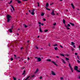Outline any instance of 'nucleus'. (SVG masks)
Returning a JSON list of instances; mask_svg holds the SVG:
<instances>
[{"label": "nucleus", "instance_id": "f257e3e1", "mask_svg": "<svg viewBox=\"0 0 80 80\" xmlns=\"http://www.w3.org/2000/svg\"><path fill=\"white\" fill-rule=\"evenodd\" d=\"M12 17H11V16H10V15H7V19L8 20V22H10V19Z\"/></svg>", "mask_w": 80, "mask_h": 80}, {"label": "nucleus", "instance_id": "f03ea898", "mask_svg": "<svg viewBox=\"0 0 80 80\" xmlns=\"http://www.w3.org/2000/svg\"><path fill=\"white\" fill-rule=\"evenodd\" d=\"M70 24H68L67 26V25H65V27L67 28V30H70V28L68 27H70Z\"/></svg>", "mask_w": 80, "mask_h": 80}, {"label": "nucleus", "instance_id": "7ed1b4c3", "mask_svg": "<svg viewBox=\"0 0 80 80\" xmlns=\"http://www.w3.org/2000/svg\"><path fill=\"white\" fill-rule=\"evenodd\" d=\"M69 67L70 68L72 72H73V68H72V66H71V65L70 63H69Z\"/></svg>", "mask_w": 80, "mask_h": 80}, {"label": "nucleus", "instance_id": "20e7f679", "mask_svg": "<svg viewBox=\"0 0 80 80\" xmlns=\"http://www.w3.org/2000/svg\"><path fill=\"white\" fill-rule=\"evenodd\" d=\"M35 58H37V60H38V62H41L42 59H41V58H37V57H35Z\"/></svg>", "mask_w": 80, "mask_h": 80}, {"label": "nucleus", "instance_id": "39448f33", "mask_svg": "<svg viewBox=\"0 0 80 80\" xmlns=\"http://www.w3.org/2000/svg\"><path fill=\"white\" fill-rule=\"evenodd\" d=\"M52 15H55V13H54V10H52V12L51 13Z\"/></svg>", "mask_w": 80, "mask_h": 80}, {"label": "nucleus", "instance_id": "423d86ee", "mask_svg": "<svg viewBox=\"0 0 80 80\" xmlns=\"http://www.w3.org/2000/svg\"><path fill=\"white\" fill-rule=\"evenodd\" d=\"M12 28H13V26H12L11 28L9 29V32L10 33H12Z\"/></svg>", "mask_w": 80, "mask_h": 80}, {"label": "nucleus", "instance_id": "0eeeda50", "mask_svg": "<svg viewBox=\"0 0 80 80\" xmlns=\"http://www.w3.org/2000/svg\"><path fill=\"white\" fill-rule=\"evenodd\" d=\"M78 67H77V66H75L74 68L75 70L77 71L78 70Z\"/></svg>", "mask_w": 80, "mask_h": 80}, {"label": "nucleus", "instance_id": "6e6552de", "mask_svg": "<svg viewBox=\"0 0 80 80\" xmlns=\"http://www.w3.org/2000/svg\"><path fill=\"white\" fill-rule=\"evenodd\" d=\"M31 15H33L34 14H35V13H34V10H32V12L31 13Z\"/></svg>", "mask_w": 80, "mask_h": 80}, {"label": "nucleus", "instance_id": "1a4fd4ad", "mask_svg": "<svg viewBox=\"0 0 80 80\" xmlns=\"http://www.w3.org/2000/svg\"><path fill=\"white\" fill-rule=\"evenodd\" d=\"M51 74H52V75H56V74L53 71H52L51 72Z\"/></svg>", "mask_w": 80, "mask_h": 80}, {"label": "nucleus", "instance_id": "9d476101", "mask_svg": "<svg viewBox=\"0 0 80 80\" xmlns=\"http://www.w3.org/2000/svg\"><path fill=\"white\" fill-rule=\"evenodd\" d=\"M51 62L52 63H53V64H54V65H56V66H58L57 64H56V63H55V62L53 61H51Z\"/></svg>", "mask_w": 80, "mask_h": 80}, {"label": "nucleus", "instance_id": "9b49d317", "mask_svg": "<svg viewBox=\"0 0 80 80\" xmlns=\"http://www.w3.org/2000/svg\"><path fill=\"white\" fill-rule=\"evenodd\" d=\"M16 1L18 2V3H21V1H20L19 0H16Z\"/></svg>", "mask_w": 80, "mask_h": 80}, {"label": "nucleus", "instance_id": "f8f14e48", "mask_svg": "<svg viewBox=\"0 0 80 80\" xmlns=\"http://www.w3.org/2000/svg\"><path fill=\"white\" fill-rule=\"evenodd\" d=\"M71 45H72V46H73V45H74L75 43V42H71Z\"/></svg>", "mask_w": 80, "mask_h": 80}, {"label": "nucleus", "instance_id": "ddd939ff", "mask_svg": "<svg viewBox=\"0 0 80 80\" xmlns=\"http://www.w3.org/2000/svg\"><path fill=\"white\" fill-rule=\"evenodd\" d=\"M38 72V69L37 68L36 71V72H35L34 73H37V72Z\"/></svg>", "mask_w": 80, "mask_h": 80}, {"label": "nucleus", "instance_id": "4468645a", "mask_svg": "<svg viewBox=\"0 0 80 80\" xmlns=\"http://www.w3.org/2000/svg\"><path fill=\"white\" fill-rule=\"evenodd\" d=\"M71 6H72V7L73 8V9H74V8H75V7H74V5H73V4L71 3Z\"/></svg>", "mask_w": 80, "mask_h": 80}, {"label": "nucleus", "instance_id": "2eb2a0df", "mask_svg": "<svg viewBox=\"0 0 80 80\" xmlns=\"http://www.w3.org/2000/svg\"><path fill=\"white\" fill-rule=\"evenodd\" d=\"M10 6L12 8V9L13 10V11H14L15 9H14V8H13V6L11 5Z\"/></svg>", "mask_w": 80, "mask_h": 80}, {"label": "nucleus", "instance_id": "dca6fc26", "mask_svg": "<svg viewBox=\"0 0 80 80\" xmlns=\"http://www.w3.org/2000/svg\"><path fill=\"white\" fill-rule=\"evenodd\" d=\"M46 60L48 61V62H51V60H50V59H48Z\"/></svg>", "mask_w": 80, "mask_h": 80}, {"label": "nucleus", "instance_id": "f3484780", "mask_svg": "<svg viewBox=\"0 0 80 80\" xmlns=\"http://www.w3.org/2000/svg\"><path fill=\"white\" fill-rule=\"evenodd\" d=\"M61 61H62V62H63V63H65V61H64L63 59H61Z\"/></svg>", "mask_w": 80, "mask_h": 80}, {"label": "nucleus", "instance_id": "a211bd4d", "mask_svg": "<svg viewBox=\"0 0 80 80\" xmlns=\"http://www.w3.org/2000/svg\"><path fill=\"white\" fill-rule=\"evenodd\" d=\"M72 26H74V25H74V24L73 23H72L71 22H70L69 23Z\"/></svg>", "mask_w": 80, "mask_h": 80}, {"label": "nucleus", "instance_id": "6ab92c4d", "mask_svg": "<svg viewBox=\"0 0 80 80\" xmlns=\"http://www.w3.org/2000/svg\"><path fill=\"white\" fill-rule=\"evenodd\" d=\"M48 5H49L48 3H46V7H48Z\"/></svg>", "mask_w": 80, "mask_h": 80}, {"label": "nucleus", "instance_id": "aec40b11", "mask_svg": "<svg viewBox=\"0 0 80 80\" xmlns=\"http://www.w3.org/2000/svg\"><path fill=\"white\" fill-rule=\"evenodd\" d=\"M39 28H40V29L39 30V31L40 32H42V29H41V28L40 27Z\"/></svg>", "mask_w": 80, "mask_h": 80}, {"label": "nucleus", "instance_id": "412c9836", "mask_svg": "<svg viewBox=\"0 0 80 80\" xmlns=\"http://www.w3.org/2000/svg\"><path fill=\"white\" fill-rule=\"evenodd\" d=\"M63 22L64 24V23H65V20H64V19H63Z\"/></svg>", "mask_w": 80, "mask_h": 80}, {"label": "nucleus", "instance_id": "4be33fe9", "mask_svg": "<svg viewBox=\"0 0 80 80\" xmlns=\"http://www.w3.org/2000/svg\"><path fill=\"white\" fill-rule=\"evenodd\" d=\"M60 55H61V56H62V57H64L65 56L63 54H60Z\"/></svg>", "mask_w": 80, "mask_h": 80}, {"label": "nucleus", "instance_id": "5701e85b", "mask_svg": "<svg viewBox=\"0 0 80 80\" xmlns=\"http://www.w3.org/2000/svg\"><path fill=\"white\" fill-rule=\"evenodd\" d=\"M54 49L55 50H57L58 48H57V47H55L54 48Z\"/></svg>", "mask_w": 80, "mask_h": 80}, {"label": "nucleus", "instance_id": "b1692460", "mask_svg": "<svg viewBox=\"0 0 80 80\" xmlns=\"http://www.w3.org/2000/svg\"><path fill=\"white\" fill-rule=\"evenodd\" d=\"M24 26L25 28H27V26L25 24L24 25Z\"/></svg>", "mask_w": 80, "mask_h": 80}, {"label": "nucleus", "instance_id": "393cba45", "mask_svg": "<svg viewBox=\"0 0 80 80\" xmlns=\"http://www.w3.org/2000/svg\"><path fill=\"white\" fill-rule=\"evenodd\" d=\"M41 16H43L44 15V13H41Z\"/></svg>", "mask_w": 80, "mask_h": 80}, {"label": "nucleus", "instance_id": "a878e982", "mask_svg": "<svg viewBox=\"0 0 80 80\" xmlns=\"http://www.w3.org/2000/svg\"><path fill=\"white\" fill-rule=\"evenodd\" d=\"M66 60H70V59H69V58H66Z\"/></svg>", "mask_w": 80, "mask_h": 80}, {"label": "nucleus", "instance_id": "bb28decb", "mask_svg": "<svg viewBox=\"0 0 80 80\" xmlns=\"http://www.w3.org/2000/svg\"><path fill=\"white\" fill-rule=\"evenodd\" d=\"M25 71H23V72L22 73V75H24V74H25Z\"/></svg>", "mask_w": 80, "mask_h": 80}, {"label": "nucleus", "instance_id": "cd10ccee", "mask_svg": "<svg viewBox=\"0 0 80 80\" xmlns=\"http://www.w3.org/2000/svg\"><path fill=\"white\" fill-rule=\"evenodd\" d=\"M72 47H73V48H76V46L74 45L72 46Z\"/></svg>", "mask_w": 80, "mask_h": 80}, {"label": "nucleus", "instance_id": "c85d7f7f", "mask_svg": "<svg viewBox=\"0 0 80 80\" xmlns=\"http://www.w3.org/2000/svg\"><path fill=\"white\" fill-rule=\"evenodd\" d=\"M53 46H54V47H57V44H55L53 45Z\"/></svg>", "mask_w": 80, "mask_h": 80}, {"label": "nucleus", "instance_id": "c756f323", "mask_svg": "<svg viewBox=\"0 0 80 80\" xmlns=\"http://www.w3.org/2000/svg\"><path fill=\"white\" fill-rule=\"evenodd\" d=\"M76 71H77V72H78L79 73H80V71L78 70V69Z\"/></svg>", "mask_w": 80, "mask_h": 80}, {"label": "nucleus", "instance_id": "7c9ffc66", "mask_svg": "<svg viewBox=\"0 0 80 80\" xmlns=\"http://www.w3.org/2000/svg\"><path fill=\"white\" fill-rule=\"evenodd\" d=\"M60 80H63V78H62V77H61L60 78Z\"/></svg>", "mask_w": 80, "mask_h": 80}, {"label": "nucleus", "instance_id": "2f4dec72", "mask_svg": "<svg viewBox=\"0 0 80 80\" xmlns=\"http://www.w3.org/2000/svg\"><path fill=\"white\" fill-rule=\"evenodd\" d=\"M44 32H48V30H45V31H44Z\"/></svg>", "mask_w": 80, "mask_h": 80}, {"label": "nucleus", "instance_id": "473e14b6", "mask_svg": "<svg viewBox=\"0 0 80 80\" xmlns=\"http://www.w3.org/2000/svg\"><path fill=\"white\" fill-rule=\"evenodd\" d=\"M11 61H13V58H11Z\"/></svg>", "mask_w": 80, "mask_h": 80}, {"label": "nucleus", "instance_id": "72a5a7b5", "mask_svg": "<svg viewBox=\"0 0 80 80\" xmlns=\"http://www.w3.org/2000/svg\"><path fill=\"white\" fill-rule=\"evenodd\" d=\"M14 56L15 57V59H17V57H16V55H14Z\"/></svg>", "mask_w": 80, "mask_h": 80}, {"label": "nucleus", "instance_id": "f704fd0d", "mask_svg": "<svg viewBox=\"0 0 80 80\" xmlns=\"http://www.w3.org/2000/svg\"><path fill=\"white\" fill-rule=\"evenodd\" d=\"M12 1H11L9 3V4H10V3H12Z\"/></svg>", "mask_w": 80, "mask_h": 80}, {"label": "nucleus", "instance_id": "c9c22d12", "mask_svg": "<svg viewBox=\"0 0 80 80\" xmlns=\"http://www.w3.org/2000/svg\"><path fill=\"white\" fill-rule=\"evenodd\" d=\"M77 61H78V62L79 63H80V61H79V60H78Z\"/></svg>", "mask_w": 80, "mask_h": 80}, {"label": "nucleus", "instance_id": "e433bc0d", "mask_svg": "<svg viewBox=\"0 0 80 80\" xmlns=\"http://www.w3.org/2000/svg\"><path fill=\"white\" fill-rule=\"evenodd\" d=\"M46 10H50V9H48V8H46Z\"/></svg>", "mask_w": 80, "mask_h": 80}, {"label": "nucleus", "instance_id": "4c0bfd02", "mask_svg": "<svg viewBox=\"0 0 80 80\" xmlns=\"http://www.w3.org/2000/svg\"><path fill=\"white\" fill-rule=\"evenodd\" d=\"M77 57L78 58V59H79V60H80V58H79V57L78 56H77Z\"/></svg>", "mask_w": 80, "mask_h": 80}, {"label": "nucleus", "instance_id": "58836bf2", "mask_svg": "<svg viewBox=\"0 0 80 80\" xmlns=\"http://www.w3.org/2000/svg\"><path fill=\"white\" fill-rule=\"evenodd\" d=\"M78 79H79V80H80V76H78Z\"/></svg>", "mask_w": 80, "mask_h": 80}, {"label": "nucleus", "instance_id": "ea45409f", "mask_svg": "<svg viewBox=\"0 0 80 80\" xmlns=\"http://www.w3.org/2000/svg\"><path fill=\"white\" fill-rule=\"evenodd\" d=\"M32 77H33V78H34V77H35V75H33L32 76Z\"/></svg>", "mask_w": 80, "mask_h": 80}, {"label": "nucleus", "instance_id": "a19ab883", "mask_svg": "<svg viewBox=\"0 0 80 80\" xmlns=\"http://www.w3.org/2000/svg\"><path fill=\"white\" fill-rule=\"evenodd\" d=\"M13 79L14 80H16V78H15L14 77H13Z\"/></svg>", "mask_w": 80, "mask_h": 80}, {"label": "nucleus", "instance_id": "79ce46f5", "mask_svg": "<svg viewBox=\"0 0 80 80\" xmlns=\"http://www.w3.org/2000/svg\"><path fill=\"white\" fill-rule=\"evenodd\" d=\"M56 23H54L53 24V25H54V26H55V25H56Z\"/></svg>", "mask_w": 80, "mask_h": 80}, {"label": "nucleus", "instance_id": "37998d69", "mask_svg": "<svg viewBox=\"0 0 80 80\" xmlns=\"http://www.w3.org/2000/svg\"><path fill=\"white\" fill-rule=\"evenodd\" d=\"M43 21H46V19L45 18L43 19Z\"/></svg>", "mask_w": 80, "mask_h": 80}, {"label": "nucleus", "instance_id": "c03bdc74", "mask_svg": "<svg viewBox=\"0 0 80 80\" xmlns=\"http://www.w3.org/2000/svg\"><path fill=\"white\" fill-rule=\"evenodd\" d=\"M56 58H59V57L58 56H57L56 57Z\"/></svg>", "mask_w": 80, "mask_h": 80}, {"label": "nucleus", "instance_id": "a18cd8bd", "mask_svg": "<svg viewBox=\"0 0 80 80\" xmlns=\"http://www.w3.org/2000/svg\"><path fill=\"white\" fill-rule=\"evenodd\" d=\"M75 55H77V53H75Z\"/></svg>", "mask_w": 80, "mask_h": 80}, {"label": "nucleus", "instance_id": "49530a36", "mask_svg": "<svg viewBox=\"0 0 80 80\" xmlns=\"http://www.w3.org/2000/svg\"><path fill=\"white\" fill-rule=\"evenodd\" d=\"M42 77H40V79H42Z\"/></svg>", "mask_w": 80, "mask_h": 80}, {"label": "nucleus", "instance_id": "de8ad7c7", "mask_svg": "<svg viewBox=\"0 0 80 80\" xmlns=\"http://www.w3.org/2000/svg\"><path fill=\"white\" fill-rule=\"evenodd\" d=\"M28 58V60H29L30 58Z\"/></svg>", "mask_w": 80, "mask_h": 80}, {"label": "nucleus", "instance_id": "09e8293b", "mask_svg": "<svg viewBox=\"0 0 80 80\" xmlns=\"http://www.w3.org/2000/svg\"><path fill=\"white\" fill-rule=\"evenodd\" d=\"M38 23H39V25H40V24H41V22H38Z\"/></svg>", "mask_w": 80, "mask_h": 80}, {"label": "nucleus", "instance_id": "8fccbe9b", "mask_svg": "<svg viewBox=\"0 0 80 80\" xmlns=\"http://www.w3.org/2000/svg\"><path fill=\"white\" fill-rule=\"evenodd\" d=\"M60 47H61V48H63V47H62V46L60 45Z\"/></svg>", "mask_w": 80, "mask_h": 80}, {"label": "nucleus", "instance_id": "3c124183", "mask_svg": "<svg viewBox=\"0 0 80 80\" xmlns=\"http://www.w3.org/2000/svg\"><path fill=\"white\" fill-rule=\"evenodd\" d=\"M42 25H44V24L43 23L41 24Z\"/></svg>", "mask_w": 80, "mask_h": 80}, {"label": "nucleus", "instance_id": "603ef678", "mask_svg": "<svg viewBox=\"0 0 80 80\" xmlns=\"http://www.w3.org/2000/svg\"><path fill=\"white\" fill-rule=\"evenodd\" d=\"M36 48H37V49H38V47H36Z\"/></svg>", "mask_w": 80, "mask_h": 80}, {"label": "nucleus", "instance_id": "864d4df0", "mask_svg": "<svg viewBox=\"0 0 80 80\" xmlns=\"http://www.w3.org/2000/svg\"><path fill=\"white\" fill-rule=\"evenodd\" d=\"M68 54H67L66 55V56H68Z\"/></svg>", "mask_w": 80, "mask_h": 80}, {"label": "nucleus", "instance_id": "5fc2aeb1", "mask_svg": "<svg viewBox=\"0 0 80 80\" xmlns=\"http://www.w3.org/2000/svg\"><path fill=\"white\" fill-rule=\"evenodd\" d=\"M23 1H27L28 0H22Z\"/></svg>", "mask_w": 80, "mask_h": 80}, {"label": "nucleus", "instance_id": "6e6d98bb", "mask_svg": "<svg viewBox=\"0 0 80 80\" xmlns=\"http://www.w3.org/2000/svg\"><path fill=\"white\" fill-rule=\"evenodd\" d=\"M72 51H73V50H74L73 48H72Z\"/></svg>", "mask_w": 80, "mask_h": 80}, {"label": "nucleus", "instance_id": "4d7b16f0", "mask_svg": "<svg viewBox=\"0 0 80 80\" xmlns=\"http://www.w3.org/2000/svg\"><path fill=\"white\" fill-rule=\"evenodd\" d=\"M39 37H40V36H38V38H39Z\"/></svg>", "mask_w": 80, "mask_h": 80}, {"label": "nucleus", "instance_id": "13d9d810", "mask_svg": "<svg viewBox=\"0 0 80 80\" xmlns=\"http://www.w3.org/2000/svg\"><path fill=\"white\" fill-rule=\"evenodd\" d=\"M11 12H13V11H12V9H11Z\"/></svg>", "mask_w": 80, "mask_h": 80}, {"label": "nucleus", "instance_id": "bf43d9fd", "mask_svg": "<svg viewBox=\"0 0 80 80\" xmlns=\"http://www.w3.org/2000/svg\"><path fill=\"white\" fill-rule=\"evenodd\" d=\"M28 12H30V10H29L28 11Z\"/></svg>", "mask_w": 80, "mask_h": 80}, {"label": "nucleus", "instance_id": "052dcab7", "mask_svg": "<svg viewBox=\"0 0 80 80\" xmlns=\"http://www.w3.org/2000/svg\"><path fill=\"white\" fill-rule=\"evenodd\" d=\"M79 48H80V46H79Z\"/></svg>", "mask_w": 80, "mask_h": 80}, {"label": "nucleus", "instance_id": "680f3d73", "mask_svg": "<svg viewBox=\"0 0 80 80\" xmlns=\"http://www.w3.org/2000/svg\"><path fill=\"white\" fill-rule=\"evenodd\" d=\"M22 48H21V50H22Z\"/></svg>", "mask_w": 80, "mask_h": 80}, {"label": "nucleus", "instance_id": "e2e57ef3", "mask_svg": "<svg viewBox=\"0 0 80 80\" xmlns=\"http://www.w3.org/2000/svg\"><path fill=\"white\" fill-rule=\"evenodd\" d=\"M48 46H49V47H50V44H49V45H48Z\"/></svg>", "mask_w": 80, "mask_h": 80}, {"label": "nucleus", "instance_id": "0e129e2a", "mask_svg": "<svg viewBox=\"0 0 80 80\" xmlns=\"http://www.w3.org/2000/svg\"><path fill=\"white\" fill-rule=\"evenodd\" d=\"M39 4H38V6L39 7Z\"/></svg>", "mask_w": 80, "mask_h": 80}, {"label": "nucleus", "instance_id": "69168bd1", "mask_svg": "<svg viewBox=\"0 0 80 80\" xmlns=\"http://www.w3.org/2000/svg\"><path fill=\"white\" fill-rule=\"evenodd\" d=\"M60 1H62V0H59Z\"/></svg>", "mask_w": 80, "mask_h": 80}, {"label": "nucleus", "instance_id": "338daca9", "mask_svg": "<svg viewBox=\"0 0 80 80\" xmlns=\"http://www.w3.org/2000/svg\"><path fill=\"white\" fill-rule=\"evenodd\" d=\"M28 42H29V41H28Z\"/></svg>", "mask_w": 80, "mask_h": 80}, {"label": "nucleus", "instance_id": "774afa93", "mask_svg": "<svg viewBox=\"0 0 80 80\" xmlns=\"http://www.w3.org/2000/svg\"><path fill=\"white\" fill-rule=\"evenodd\" d=\"M39 27H40V25H39Z\"/></svg>", "mask_w": 80, "mask_h": 80}]
</instances>
